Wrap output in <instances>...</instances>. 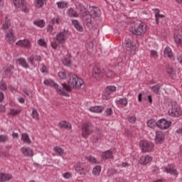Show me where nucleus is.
I'll return each mask as SVG.
<instances>
[{"label": "nucleus", "instance_id": "1", "mask_svg": "<svg viewBox=\"0 0 182 182\" xmlns=\"http://www.w3.org/2000/svg\"><path fill=\"white\" fill-rule=\"evenodd\" d=\"M67 81L68 82V85L65 82L61 83L63 91L65 90L66 92H72L71 87H73V89H80L85 83L83 80L72 73L68 75Z\"/></svg>", "mask_w": 182, "mask_h": 182}, {"label": "nucleus", "instance_id": "11", "mask_svg": "<svg viewBox=\"0 0 182 182\" xmlns=\"http://www.w3.org/2000/svg\"><path fill=\"white\" fill-rule=\"evenodd\" d=\"M166 139V134L161 131L156 132L155 143L156 144H161Z\"/></svg>", "mask_w": 182, "mask_h": 182}, {"label": "nucleus", "instance_id": "47", "mask_svg": "<svg viewBox=\"0 0 182 182\" xmlns=\"http://www.w3.org/2000/svg\"><path fill=\"white\" fill-rule=\"evenodd\" d=\"M105 76L106 77L112 79V77L114 76V73H113V71H112L111 70H108L105 72Z\"/></svg>", "mask_w": 182, "mask_h": 182}, {"label": "nucleus", "instance_id": "31", "mask_svg": "<svg viewBox=\"0 0 182 182\" xmlns=\"http://www.w3.org/2000/svg\"><path fill=\"white\" fill-rule=\"evenodd\" d=\"M67 14L68 16L73 18H77L79 16V14H77V12L75 11L73 9L70 8L68 10Z\"/></svg>", "mask_w": 182, "mask_h": 182}, {"label": "nucleus", "instance_id": "22", "mask_svg": "<svg viewBox=\"0 0 182 182\" xmlns=\"http://www.w3.org/2000/svg\"><path fill=\"white\" fill-rule=\"evenodd\" d=\"M60 129H72V124L66 121H61L58 124Z\"/></svg>", "mask_w": 182, "mask_h": 182}, {"label": "nucleus", "instance_id": "2", "mask_svg": "<svg viewBox=\"0 0 182 182\" xmlns=\"http://www.w3.org/2000/svg\"><path fill=\"white\" fill-rule=\"evenodd\" d=\"M44 85L46 86H50V87H53V89H55L59 93V95H62V96H66V92L63 91L62 90V87L58 85V83H55V81L50 80V79H47L44 80Z\"/></svg>", "mask_w": 182, "mask_h": 182}, {"label": "nucleus", "instance_id": "12", "mask_svg": "<svg viewBox=\"0 0 182 182\" xmlns=\"http://www.w3.org/2000/svg\"><path fill=\"white\" fill-rule=\"evenodd\" d=\"M168 113L172 117H180L182 114L181 109L176 107H172L168 109Z\"/></svg>", "mask_w": 182, "mask_h": 182}, {"label": "nucleus", "instance_id": "18", "mask_svg": "<svg viewBox=\"0 0 182 182\" xmlns=\"http://www.w3.org/2000/svg\"><path fill=\"white\" fill-rule=\"evenodd\" d=\"M88 15L91 16L92 18H97V16L100 15V9H99L97 7L92 6Z\"/></svg>", "mask_w": 182, "mask_h": 182}, {"label": "nucleus", "instance_id": "34", "mask_svg": "<svg viewBox=\"0 0 182 182\" xmlns=\"http://www.w3.org/2000/svg\"><path fill=\"white\" fill-rule=\"evenodd\" d=\"M57 5L59 9H65V8H68V4L66 1H60L57 2Z\"/></svg>", "mask_w": 182, "mask_h": 182}, {"label": "nucleus", "instance_id": "33", "mask_svg": "<svg viewBox=\"0 0 182 182\" xmlns=\"http://www.w3.org/2000/svg\"><path fill=\"white\" fill-rule=\"evenodd\" d=\"M147 126L148 127H151V129H154V127L157 126V122H156V120L154 119H149L147 121Z\"/></svg>", "mask_w": 182, "mask_h": 182}, {"label": "nucleus", "instance_id": "25", "mask_svg": "<svg viewBox=\"0 0 182 182\" xmlns=\"http://www.w3.org/2000/svg\"><path fill=\"white\" fill-rule=\"evenodd\" d=\"M21 140L23 143H26L27 144H31L32 141H31V138H29V134L27 133H23L21 134Z\"/></svg>", "mask_w": 182, "mask_h": 182}, {"label": "nucleus", "instance_id": "57", "mask_svg": "<svg viewBox=\"0 0 182 182\" xmlns=\"http://www.w3.org/2000/svg\"><path fill=\"white\" fill-rule=\"evenodd\" d=\"M87 160H88V161H91L92 163H95L96 162V159H95V157L93 156H87L86 157Z\"/></svg>", "mask_w": 182, "mask_h": 182}, {"label": "nucleus", "instance_id": "14", "mask_svg": "<svg viewBox=\"0 0 182 182\" xmlns=\"http://www.w3.org/2000/svg\"><path fill=\"white\" fill-rule=\"evenodd\" d=\"M21 151L25 157H33V150L30 147H23L21 149Z\"/></svg>", "mask_w": 182, "mask_h": 182}, {"label": "nucleus", "instance_id": "10", "mask_svg": "<svg viewBox=\"0 0 182 182\" xmlns=\"http://www.w3.org/2000/svg\"><path fill=\"white\" fill-rule=\"evenodd\" d=\"M6 40L9 43H10V45L15 43L16 37L14 35V30L12 28H10L9 32H6Z\"/></svg>", "mask_w": 182, "mask_h": 182}, {"label": "nucleus", "instance_id": "40", "mask_svg": "<svg viewBox=\"0 0 182 182\" xmlns=\"http://www.w3.org/2000/svg\"><path fill=\"white\" fill-rule=\"evenodd\" d=\"M117 173H119L117 169L109 168L108 169L107 174L108 177H112V176H114V174H117Z\"/></svg>", "mask_w": 182, "mask_h": 182}, {"label": "nucleus", "instance_id": "50", "mask_svg": "<svg viewBox=\"0 0 182 182\" xmlns=\"http://www.w3.org/2000/svg\"><path fill=\"white\" fill-rule=\"evenodd\" d=\"M54 151H55V153H58V154H63V149H62V148L59 147V146H55L53 149Z\"/></svg>", "mask_w": 182, "mask_h": 182}, {"label": "nucleus", "instance_id": "23", "mask_svg": "<svg viewBox=\"0 0 182 182\" xmlns=\"http://www.w3.org/2000/svg\"><path fill=\"white\" fill-rule=\"evenodd\" d=\"M173 38L176 43L182 47V36L178 33H174Z\"/></svg>", "mask_w": 182, "mask_h": 182}, {"label": "nucleus", "instance_id": "26", "mask_svg": "<svg viewBox=\"0 0 182 182\" xmlns=\"http://www.w3.org/2000/svg\"><path fill=\"white\" fill-rule=\"evenodd\" d=\"M90 110L93 113H102L103 110H105V107L102 106H95V107H92L90 109Z\"/></svg>", "mask_w": 182, "mask_h": 182}, {"label": "nucleus", "instance_id": "38", "mask_svg": "<svg viewBox=\"0 0 182 182\" xmlns=\"http://www.w3.org/2000/svg\"><path fill=\"white\" fill-rule=\"evenodd\" d=\"M160 89H161V86H160L159 84L154 85L151 87V90L155 93V95H160Z\"/></svg>", "mask_w": 182, "mask_h": 182}, {"label": "nucleus", "instance_id": "28", "mask_svg": "<svg viewBox=\"0 0 182 182\" xmlns=\"http://www.w3.org/2000/svg\"><path fill=\"white\" fill-rule=\"evenodd\" d=\"M164 55L167 58H169V59H173V51L171 50V48H170V47H166L164 49Z\"/></svg>", "mask_w": 182, "mask_h": 182}, {"label": "nucleus", "instance_id": "27", "mask_svg": "<svg viewBox=\"0 0 182 182\" xmlns=\"http://www.w3.org/2000/svg\"><path fill=\"white\" fill-rule=\"evenodd\" d=\"M125 43H126V48L127 49H131V50H134L136 49V46L133 44L132 42V40H129V38L125 40Z\"/></svg>", "mask_w": 182, "mask_h": 182}, {"label": "nucleus", "instance_id": "9", "mask_svg": "<svg viewBox=\"0 0 182 182\" xmlns=\"http://www.w3.org/2000/svg\"><path fill=\"white\" fill-rule=\"evenodd\" d=\"M92 76L97 79V80H99L100 79H102L103 76H105V70H102L100 68L95 66L92 69Z\"/></svg>", "mask_w": 182, "mask_h": 182}, {"label": "nucleus", "instance_id": "44", "mask_svg": "<svg viewBox=\"0 0 182 182\" xmlns=\"http://www.w3.org/2000/svg\"><path fill=\"white\" fill-rule=\"evenodd\" d=\"M0 89L1 90H3L4 92H5V90H6V89H8V85H6V82L4 80H2L0 83Z\"/></svg>", "mask_w": 182, "mask_h": 182}, {"label": "nucleus", "instance_id": "56", "mask_svg": "<svg viewBox=\"0 0 182 182\" xmlns=\"http://www.w3.org/2000/svg\"><path fill=\"white\" fill-rule=\"evenodd\" d=\"M28 60L30 65H33V60H35V56L31 55V57H29L28 58Z\"/></svg>", "mask_w": 182, "mask_h": 182}, {"label": "nucleus", "instance_id": "48", "mask_svg": "<svg viewBox=\"0 0 182 182\" xmlns=\"http://www.w3.org/2000/svg\"><path fill=\"white\" fill-rule=\"evenodd\" d=\"M38 44L40 46H43V48H46V46H48V44L46 43V42L45 41L44 39H39L38 41Z\"/></svg>", "mask_w": 182, "mask_h": 182}, {"label": "nucleus", "instance_id": "55", "mask_svg": "<svg viewBox=\"0 0 182 182\" xmlns=\"http://www.w3.org/2000/svg\"><path fill=\"white\" fill-rule=\"evenodd\" d=\"M128 121L129 123H135L136 122V117L133 116H130L128 117Z\"/></svg>", "mask_w": 182, "mask_h": 182}, {"label": "nucleus", "instance_id": "13", "mask_svg": "<svg viewBox=\"0 0 182 182\" xmlns=\"http://www.w3.org/2000/svg\"><path fill=\"white\" fill-rule=\"evenodd\" d=\"M165 170L166 173L172 174V176H174L175 177H178V172L176 168V166L173 164H168L167 167L165 168Z\"/></svg>", "mask_w": 182, "mask_h": 182}, {"label": "nucleus", "instance_id": "59", "mask_svg": "<svg viewBox=\"0 0 182 182\" xmlns=\"http://www.w3.org/2000/svg\"><path fill=\"white\" fill-rule=\"evenodd\" d=\"M157 170H159V168L156 166H153L150 168V171L152 173H155V171H157Z\"/></svg>", "mask_w": 182, "mask_h": 182}, {"label": "nucleus", "instance_id": "30", "mask_svg": "<svg viewBox=\"0 0 182 182\" xmlns=\"http://www.w3.org/2000/svg\"><path fill=\"white\" fill-rule=\"evenodd\" d=\"M18 62L21 66H23V68H25L26 69L29 68V65L26 63V60H25V58H18Z\"/></svg>", "mask_w": 182, "mask_h": 182}, {"label": "nucleus", "instance_id": "63", "mask_svg": "<svg viewBox=\"0 0 182 182\" xmlns=\"http://www.w3.org/2000/svg\"><path fill=\"white\" fill-rule=\"evenodd\" d=\"M107 116H112V108H109L106 110Z\"/></svg>", "mask_w": 182, "mask_h": 182}, {"label": "nucleus", "instance_id": "5", "mask_svg": "<svg viewBox=\"0 0 182 182\" xmlns=\"http://www.w3.org/2000/svg\"><path fill=\"white\" fill-rule=\"evenodd\" d=\"M139 147H141L144 153L151 151L152 149H154V144L151 141L142 140L139 143Z\"/></svg>", "mask_w": 182, "mask_h": 182}, {"label": "nucleus", "instance_id": "36", "mask_svg": "<svg viewBox=\"0 0 182 182\" xmlns=\"http://www.w3.org/2000/svg\"><path fill=\"white\" fill-rule=\"evenodd\" d=\"M80 15L84 18L85 16H87V15H89V11H87L85 6H81L80 8Z\"/></svg>", "mask_w": 182, "mask_h": 182}, {"label": "nucleus", "instance_id": "32", "mask_svg": "<svg viewBox=\"0 0 182 182\" xmlns=\"http://www.w3.org/2000/svg\"><path fill=\"white\" fill-rule=\"evenodd\" d=\"M116 90H117L116 86H114V85H108L105 88V91L108 92L109 95H112V93H113V92H116Z\"/></svg>", "mask_w": 182, "mask_h": 182}, {"label": "nucleus", "instance_id": "37", "mask_svg": "<svg viewBox=\"0 0 182 182\" xmlns=\"http://www.w3.org/2000/svg\"><path fill=\"white\" fill-rule=\"evenodd\" d=\"M45 4V0H34V6L36 8H42Z\"/></svg>", "mask_w": 182, "mask_h": 182}, {"label": "nucleus", "instance_id": "45", "mask_svg": "<svg viewBox=\"0 0 182 182\" xmlns=\"http://www.w3.org/2000/svg\"><path fill=\"white\" fill-rule=\"evenodd\" d=\"M32 117L36 120H39V114L38 113V111L36 109H33Z\"/></svg>", "mask_w": 182, "mask_h": 182}, {"label": "nucleus", "instance_id": "42", "mask_svg": "<svg viewBox=\"0 0 182 182\" xmlns=\"http://www.w3.org/2000/svg\"><path fill=\"white\" fill-rule=\"evenodd\" d=\"M112 95L111 94H109V92H107V91H104L103 94H102V100H109V99H111Z\"/></svg>", "mask_w": 182, "mask_h": 182}, {"label": "nucleus", "instance_id": "54", "mask_svg": "<svg viewBox=\"0 0 182 182\" xmlns=\"http://www.w3.org/2000/svg\"><path fill=\"white\" fill-rule=\"evenodd\" d=\"M151 56L152 58H159V54L157 53V51L154 50H151Z\"/></svg>", "mask_w": 182, "mask_h": 182}, {"label": "nucleus", "instance_id": "51", "mask_svg": "<svg viewBox=\"0 0 182 182\" xmlns=\"http://www.w3.org/2000/svg\"><path fill=\"white\" fill-rule=\"evenodd\" d=\"M58 77H60V79L62 80H65L66 77L68 78V77L66 76V73H65V72H59Z\"/></svg>", "mask_w": 182, "mask_h": 182}, {"label": "nucleus", "instance_id": "61", "mask_svg": "<svg viewBox=\"0 0 182 182\" xmlns=\"http://www.w3.org/2000/svg\"><path fill=\"white\" fill-rule=\"evenodd\" d=\"M34 60L36 62H41V60H42V57H41V55H35Z\"/></svg>", "mask_w": 182, "mask_h": 182}, {"label": "nucleus", "instance_id": "35", "mask_svg": "<svg viewBox=\"0 0 182 182\" xmlns=\"http://www.w3.org/2000/svg\"><path fill=\"white\" fill-rule=\"evenodd\" d=\"M6 75H12L14 73V65H7L6 70H4Z\"/></svg>", "mask_w": 182, "mask_h": 182}, {"label": "nucleus", "instance_id": "29", "mask_svg": "<svg viewBox=\"0 0 182 182\" xmlns=\"http://www.w3.org/2000/svg\"><path fill=\"white\" fill-rule=\"evenodd\" d=\"M11 180V176L5 173H0V182H6Z\"/></svg>", "mask_w": 182, "mask_h": 182}, {"label": "nucleus", "instance_id": "58", "mask_svg": "<svg viewBox=\"0 0 182 182\" xmlns=\"http://www.w3.org/2000/svg\"><path fill=\"white\" fill-rule=\"evenodd\" d=\"M63 177L64 178H70V177H72V174L69 172H66L63 174Z\"/></svg>", "mask_w": 182, "mask_h": 182}, {"label": "nucleus", "instance_id": "52", "mask_svg": "<svg viewBox=\"0 0 182 182\" xmlns=\"http://www.w3.org/2000/svg\"><path fill=\"white\" fill-rule=\"evenodd\" d=\"M63 65H65V66H69V65H70L72 63V60H70V58H65V60L63 62Z\"/></svg>", "mask_w": 182, "mask_h": 182}, {"label": "nucleus", "instance_id": "60", "mask_svg": "<svg viewBox=\"0 0 182 182\" xmlns=\"http://www.w3.org/2000/svg\"><path fill=\"white\" fill-rule=\"evenodd\" d=\"M23 93H25V95H26L27 96H28V97H31V92H29V90H28V89H26V88L23 89Z\"/></svg>", "mask_w": 182, "mask_h": 182}, {"label": "nucleus", "instance_id": "41", "mask_svg": "<svg viewBox=\"0 0 182 182\" xmlns=\"http://www.w3.org/2000/svg\"><path fill=\"white\" fill-rule=\"evenodd\" d=\"M34 25L39 28H43L45 26V21L43 20H37L34 21Z\"/></svg>", "mask_w": 182, "mask_h": 182}, {"label": "nucleus", "instance_id": "4", "mask_svg": "<svg viewBox=\"0 0 182 182\" xmlns=\"http://www.w3.org/2000/svg\"><path fill=\"white\" fill-rule=\"evenodd\" d=\"M14 4L16 8H20L22 12L26 14H28L31 9V6L25 2V0H14Z\"/></svg>", "mask_w": 182, "mask_h": 182}, {"label": "nucleus", "instance_id": "39", "mask_svg": "<svg viewBox=\"0 0 182 182\" xmlns=\"http://www.w3.org/2000/svg\"><path fill=\"white\" fill-rule=\"evenodd\" d=\"M100 171H102V166H96L93 169H92V174L94 176H99L100 174Z\"/></svg>", "mask_w": 182, "mask_h": 182}, {"label": "nucleus", "instance_id": "43", "mask_svg": "<svg viewBox=\"0 0 182 182\" xmlns=\"http://www.w3.org/2000/svg\"><path fill=\"white\" fill-rule=\"evenodd\" d=\"M166 72L168 75H174V72H176V69L170 67V65H166Z\"/></svg>", "mask_w": 182, "mask_h": 182}, {"label": "nucleus", "instance_id": "21", "mask_svg": "<svg viewBox=\"0 0 182 182\" xmlns=\"http://www.w3.org/2000/svg\"><path fill=\"white\" fill-rule=\"evenodd\" d=\"M83 21L84 23L87 26L88 28H91L92 26V16L90 15H87L85 17H83Z\"/></svg>", "mask_w": 182, "mask_h": 182}, {"label": "nucleus", "instance_id": "64", "mask_svg": "<svg viewBox=\"0 0 182 182\" xmlns=\"http://www.w3.org/2000/svg\"><path fill=\"white\" fill-rule=\"evenodd\" d=\"M12 136L14 138V139H18V137H19V134L16 132H13L12 134Z\"/></svg>", "mask_w": 182, "mask_h": 182}, {"label": "nucleus", "instance_id": "8", "mask_svg": "<svg viewBox=\"0 0 182 182\" xmlns=\"http://www.w3.org/2000/svg\"><path fill=\"white\" fill-rule=\"evenodd\" d=\"M74 167L75 171H77V173H79L80 176H85L86 173H87V169H86V166H85V164L80 162L75 164Z\"/></svg>", "mask_w": 182, "mask_h": 182}, {"label": "nucleus", "instance_id": "6", "mask_svg": "<svg viewBox=\"0 0 182 182\" xmlns=\"http://www.w3.org/2000/svg\"><path fill=\"white\" fill-rule=\"evenodd\" d=\"M129 31L133 35L140 36V35H143V33L146 32V26L143 25V23H140L136 27H132L129 28Z\"/></svg>", "mask_w": 182, "mask_h": 182}, {"label": "nucleus", "instance_id": "16", "mask_svg": "<svg viewBox=\"0 0 182 182\" xmlns=\"http://www.w3.org/2000/svg\"><path fill=\"white\" fill-rule=\"evenodd\" d=\"M68 37L65 34V32H60L56 35V41L58 43H65Z\"/></svg>", "mask_w": 182, "mask_h": 182}, {"label": "nucleus", "instance_id": "20", "mask_svg": "<svg viewBox=\"0 0 182 182\" xmlns=\"http://www.w3.org/2000/svg\"><path fill=\"white\" fill-rule=\"evenodd\" d=\"M102 158L103 159V160L113 159V152L110 150L105 151L102 153Z\"/></svg>", "mask_w": 182, "mask_h": 182}, {"label": "nucleus", "instance_id": "7", "mask_svg": "<svg viewBox=\"0 0 182 182\" xmlns=\"http://www.w3.org/2000/svg\"><path fill=\"white\" fill-rule=\"evenodd\" d=\"M156 124L159 129H161L162 130H166V129H168V127L171 126V122L167 121L166 119L162 118L158 120V122H156Z\"/></svg>", "mask_w": 182, "mask_h": 182}, {"label": "nucleus", "instance_id": "24", "mask_svg": "<svg viewBox=\"0 0 182 182\" xmlns=\"http://www.w3.org/2000/svg\"><path fill=\"white\" fill-rule=\"evenodd\" d=\"M73 25H74L75 28L79 32H83V26L80 25V23H79V21L77 20H73L72 21Z\"/></svg>", "mask_w": 182, "mask_h": 182}, {"label": "nucleus", "instance_id": "49", "mask_svg": "<svg viewBox=\"0 0 182 182\" xmlns=\"http://www.w3.org/2000/svg\"><path fill=\"white\" fill-rule=\"evenodd\" d=\"M19 113H21V110L11 109L9 114H11L12 116H16V114H19Z\"/></svg>", "mask_w": 182, "mask_h": 182}, {"label": "nucleus", "instance_id": "17", "mask_svg": "<svg viewBox=\"0 0 182 182\" xmlns=\"http://www.w3.org/2000/svg\"><path fill=\"white\" fill-rule=\"evenodd\" d=\"M153 160V158L151 156L146 155V156H142L140 158L139 163L142 166H146V164H149L151 161Z\"/></svg>", "mask_w": 182, "mask_h": 182}, {"label": "nucleus", "instance_id": "53", "mask_svg": "<svg viewBox=\"0 0 182 182\" xmlns=\"http://www.w3.org/2000/svg\"><path fill=\"white\" fill-rule=\"evenodd\" d=\"M120 105H122L123 106H127V99L126 98H122L119 100Z\"/></svg>", "mask_w": 182, "mask_h": 182}, {"label": "nucleus", "instance_id": "3", "mask_svg": "<svg viewBox=\"0 0 182 182\" xmlns=\"http://www.w3.org/2000/svg\"><path fill=\"white\" fill-rule=\"evenodd\" d=\"M93 125L92 123H85L82 127V136L84 139H87L93 133Z\"/></svg>", "mask_w": 182, "mask_h": 182}, {"label": "nucleus", "instance_id": "46", "mask_svg": "<svg viewBox=\"0 0 182 182\" xmlns=\"http://www.w3.org/2000/svg\"><path fill=\"white\" fill-rule=\"evenodd\" d=\"M8 140H9L8 135H0V143H6V141H8Z\"/></svg>", "mask_w": 182, "mask_h": 182}, {"label": "nucleus", "instance_id": "62", "mask_svg": "<svg viewBox=\"0 0 182 182\" xmlns=\"http://www.w3.org/2000/svg\"><path fill=\"white\" fill-rule=\"evenodd\" d=\"M51 48H53V49H57L58 43L56 42H51Z\"/></svg>", "mask_w": 182, "mask_h": 182}, {"label": "nucleus", "instance_id": "15", "mask_svg": "<svg viewBox=\"0 0 182 182\" xmlns=\"http://www.w3.org/2000/svg\"><path fill=\"white\" fill-rule=\"evenodd\" d=\"M16 45L17 46H21V48H25L26 49H28L31 48V41H29L28 39L20 40L16 43Z\"/></svg>", "mask_w": 182, "mask_h": 182}, {"label": "nucleus", "instance_id": "19", "mask_svg": "<svg viewBox=\"0 0 182 182\" xmlns=\"http://www.w3.org/2000/svg\"><path fill=\"white\" fill-rule=\"evenodd\" d=\"M11 28V20H9V19L8 18V17L6 16V17H5V22H4V23L3 24V26H1V29H2L3 31H4V32H8V31H7L8 29H9H9H11V28Z\"/></svg>", "mask_w": 182, "mask_h": 182}]
</instances>
